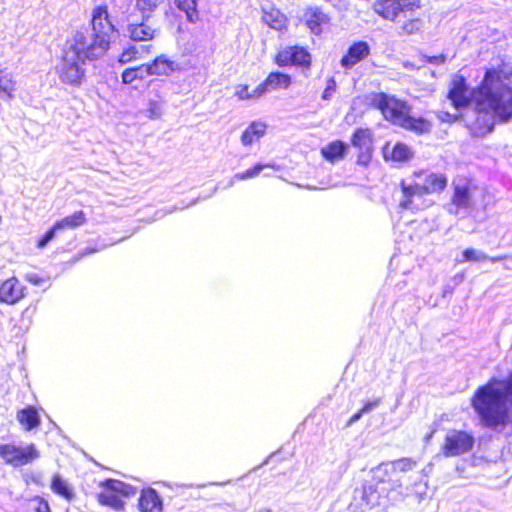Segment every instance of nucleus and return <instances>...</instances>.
Returning a JSON list of instances; mask_svg holds the SVG:
<instances>
[{
  "mask_svg": "<svg viewBox=\"0 0 512 512\" xmlns=\"http://www.w3.org/2000/svg\"><path fill=\"white\" fill-rule=\"evenodd\" d=\"M512 71L506 67L488 69L481 84L470 93L464 77L456 75L451 83L448 98L456 109L471 102L473 110L464 115L472 135L483 137L489 134L496 123L512 119Z\"/></svg>",
  "mask_w": 512,
  "mask_h": 512,
  "instance_id": "obj_1",
  "label": "nucleus"
},
{
  "mask_svg": "<svg viewBox=\"0 0 512 512\" xmlns=\"http://www.w3.org/2000/svg\"><path fill=\"white\" fill-rule=\"evenodd\" d=\"M512 373L505 379L491 378L480 386L471 399V405L483 427L496 432L512 423Z\"/></svg>",
  "mask_w": 512,
  "mask_h": 512,
  "instance_id": "obj_2",
  "label": "nucleus"
},
{
  "mask_svg": "<svg viewBox=\"0 0 512 512\" xmlns=\"http://www.w3.org/2000/svg\"><path fill=\"white\" fill-rule=\"evenodd\" d=\"M371 106L379 109L385 119L416 134L428 133L431 123L422 117H412L406 102L385 93H373L369 96Z\"/></svg>",
  "mask_w": 512,
  "mask_h": 512,
  "instance_id": "obj_3",
  "label": "nucleus"
},
{
  "mask_svg": "<svg viewBox=\"0 0 512 512\" xmlns=\"http://www.w3.org/2000/svg\"><path fill=\"white\" fill-rule=\"evenodd\" d=\"M418 181L407 183L402 181L403 198L400 207L403 209L419 210L424 207L422 197L427 194L443 191L447 186V178L441 173H427L417 176Z\"/></svg>",
  "mask_w": 512,
  "mask_h": 512,
  "instance_id": "obj_4",
  "label": "nucleus"
},
{
  "mask_svg": "<svg viewBox=\"0 0 512 512\" xmlns=\"http://www.w3.org/2000/svg\"><path fill=\"white\" fill-rule=\"evenodd\" d=\"M104 38L95 37L90 34V30L82 29L76 31L72 37L67 40L65 52L82 63L95 61L105 55L109 47Z\"/></svg>",
  "mask_w": 512,
  "mask_h": 512,
  "instance_id": "obj_5",
  "label": "nucleus"
},
{
  "mask_svg": "<svg viewBox=\"0 0 512 512\" xmlns=\"http://www.w3.org/2000/svg\"><path fill=\"white\" fill-rule=\"evenodd\" d=\"M103 486L104 490L98 495L99 503L116 511L122 510L124 507L121 496L130 497L136 493L134 487L119 480H107Z\"/></svg>",
  "mask_w": 512,
  "mask_h": 512,
  "instance_id": "obj_6",
  "label": "nucleus"
},
{
  "mask_svg": "<svg viewBox=\"0 0 512 512\" xmlns=\"http://www.w3.org/2000/svg\"><path fill=\"white\" fill-rule=\"evenodd\" d=\"M474 444L475 438L471 433L451 429L445 435L441 452L445 457H456L470 452Z\"/></svg>",
  "mask_w": 512,
  "mask_h": 512,
  "instance_id": "obj_7",
  "label": "nucleus"
},
{
  "mask_svg": "<svg viewBox=\"0 0 512 512\" xmlns=\"http://www.w3.org/2000/svg\"><path fill=\"white\" fill-rule=\"evenodd\" d=\"M0 456L6 463L14 467H20L39 458V452L34 444L24 447L15 444H3L0 445Z\"/></svg>",
  "mask_w": 512,
  "mask_h": 512,
  "instance_id": "obj_8",
  "label": "nucleus"
},
{
  "mask_svg": "<svg viewBox=\"0 0 512 512\" xmlns=\"http://www.w3.org/2000/svg\"><path fill=\"white\" fill-rule=\"evenodd\" d=\"M85 64L64 52L63 59L58 67L59 78L65 84L80 86L86 74Z\"/></svg>",
  "mask_w": 512,
  "mask_h": 512,
  "instance_id": "obj_9",
  "label": "nucleus"
},
{
  "mask_svg": "<svg viewBox=\"0 0 512 512\" xmlns=\"http://www.w3.org/2000/svg\"><path fill=\"white\" fill-rule=\"evenodd\" d=\"M417 0H377L374 4L375 12L384 19L394 21L400 14L406 16L418 8Z\"/></svg>",
  "mask_w": 512,
  "mask_h": 512,
  "instance_id": "obj_10",
  "label": "nucleus"
},
{
  "mask_svg": "<svg viewBox=\"0 0 512 512\" xmlns=\"http://www.w3.org/2000/svg\"><path fill=\"white\" fill-rule=\"evenodd\" d=\"M380 493L372 484H364L355 489L353 499L349 505L350 512H366L379 504Z\"/></svg>",
  "mask_w": 512,
  "mask_h": 512,
  "instance_id": "obj_11",
  "label": "nucleus"
},
{
  "mask_svg": "<svg viewBox=\"0 0 512 512\" xmlns=\"http://www.w3.org/2000/svg\"><path fill=\"white\" fill-rule=\"evenodd\" d=\"M454 193L451 199L449 211L458 214L460 210H468L473 205L474 189L466 179H456L453 181Z\"/></svg>",
  "mask_w": 512,
  "mask_h": 512,
  "instance_id": "obj_12",
  "label": "nucleus"
},
{
  "mask_svg": "<svg viewBox=\"0 0 512 512\" xmlns=\"http://www.w3.org/2000/svg\"><path fill=\"white\" fill-rule=\"evenodd\" d=\"M417 462L411 458H401L396 461L382 463L374 470V478L380 482L391 481L394 476L400 473L412 471Z\"/></svg>",
  "mask_w": 512,
  "mask_h": 512,
  "instance_id": "obj_13",
  "label": "nucleus"
},
{
  "mask_svg": "<svg viewBox=\"0 0 512 512\" xmlns=\"http://www.w3.org/2000/svg\"><path fill=\"white\" fill-rule=\"evenodd\" d=\"M26 295V287L18 278L12 276L0 283V302L14 305Z\"/></svg>",
  "mask_w": 512,
  "mask_h": 512,
  "instance_id": "obj_14",
  "label": "nucleus"
},
{
  "mask_svg": "<svg viewBox=\"0 0 512 512\" xmlns=\"http://www.w3.org/2000/svg\"><path fill=\"white\" fill-rule=\"evenodd\" d=\"M276 62L279 66L297 65L307 67L310 65L311 56L303 47L290 46L278 53Z\"/></svg>",
  "mask_w": 512,
  "mask_h": 512,
  "instance_id": "obj_15",
  "label": "nucleus"
},
{
  "mask_svg": "<svg viewBox=\"0 0 512 512\" xmlns=\"http://www.w3.org/2000/svg\"><path fill=\"white\" fill-rule=\"evenodd\" d=\"M92 31L90 34H94L95 37H103L106 40L108 47L110 46V36L114 32L115 28L110 22L108 12L104 7H97L94 9L92 14Z\"/></svg>",
  "mask_w": 512,
  "mask_h": 512,
  "instance_id": "obj_16",
  "label": "nucleus"
},
{
  "mask_svg": "<svg viewBox=\"0 0 512 512\" xmlns=\"http://www.w3.org/2000/svg\"><path fill=\"white\" fill-rule=\"evenodd\" d=\"M370 54V47L364 41H359L352 44L346 55L340 61L341 66L345 69L353 68L357 63L365 59Z\"/></svg>",
  "mask_w": 512,
  "mask_h": 512,
  "instance_id": "obj_17",
  "label": "nucleus"
},
{
  "mask_svg": "<svg viewBox=\"0 0 512 512\" xmlns=\"http://www.w3.org/2000/svg\"><path fill=\"white\" fill-rule=\"evenodd\" d=\"M149 76H168L177 70L178 65L165 54L157 56L152 62L146 63Z\"/></svg>",
  "mask_w": 512,
  "mask_h": 512,
  "instance_id": "obj_18",
  "label": "nucleus"
},
{
  "mask_svg": "<svg viewBox=\"0 0 512 512\" xmlns=\"http://www.w3.org/2000/svg\"><path fill=\"white\" fill-rule=\"evenodd\" d=\"M352 145L361 152L359 161L365 162L370 158L372 150V133L369 129H357L352 136Z\"/></svg>",
  "mask_w": 512,
  "mask_h": 512,
  "instance_id": "obj_19",
  "label": "nucleus"
},
{
  "mask_svg": "<svg viewBox=\"0 0 512 512\" xmlns=\"http://www.w3.org/2000/svg\"><path fill=\"white\" fill-rule=\"evenodd\" d=\"M138 506L141 512H162V500L152 488L142 490Z\"/></svg>",
  "mask_w": 512,
  "mask_h": 512,
  "instance_id": "obj_20",
  "label": "nucleus"
},
{
  "mask_svg": "<svg viewBox=\"0 0 512 512\" xmlns=\"http://www.w3.org/2000/svg\"><path fill=\"white\" fill-rule=\"evenodd\" d=\"M305 22L312 33L318 35L328 23L327 15L317 7L308 8L305 12Z\"/></svg>",
  "mask_w": 512,
  "mask_h": 512,
  "instance_id": "obj_21",
  "label": "nucleus"
},
{
  "mask_svg": "<svg viewBox=\"0 0 512 512\" xmlns=\"http://www.w3.org/2000/svg\"><path fill=\"white\" fill-rule=\"evenodd\" d=\"M384 157L396 162H404L412 158L411 148L404 143H396L393 147L386 145L383 150Z\"/></svg>",
  "mask_w": 512,
  "mask_h": 512,
  "instance_id": "obj_22",
  "label": "nucleus"
},
{
  "mask_svg": "<svg viewBox=\"0 0 512 512\" xmlns=\"http://www.w3.org/2000/svg\"><path fill=\"white\" fill-rule=\"evenodd\" d=\"M347 145L342 141H332L326 146L322 147V156L331 163L337 162L343 159Z\"/></svg>",
  "mask_w": 512,
  "mask_h": 512,
  "instance_id": "obj_23",
  "label": "nucleus"
},
{
  "mask_svg": "<svg viewBox=\"0 0 512 512\" xmlns=\"http://www.w3.org/2000/svg\"><path fill=\"white\" fill-rule=\"evenodd\" d=\"M265 132L266 125L263 122H252L242 133L241 143L244 146H249L263 137Z\"/></svg>",
  "mask_w": 512,
  "mask_h": 512,
  "instance_id": "obj_24",
  "label": "nucleus"
},
{
  "mask_svg": "<svg viewBox=\"0 0 512 512\" xmlns=\"http://www.w3.org/2000/svg\"><path fill=\"white\" fill-rule=\"evenodd\" d=\"M17 420L27 431H30L40 425V416L38 411L32 406L20 410L17 413Z\"/></svg>",
  "mask_w": 512,
  "mask_h": 512,
  "instance_id": "obj_25",
  "label": "nucleus"
},
{
  "mask_svg": "<svg viewBox=\"0 0 512 512\" xmlns=\"http://www.w3.org/2000/svg\"><path fill=\"white\" fill-rule=\"evenodd\" d=\"M129 37L134 41H148L155 37L156 30L146 23L130 24L128 26Z\"/></svg>",
  "mask_w": 512,
  "mask_h": 512,
  "instance_id": "obj_26",
  "label": "nucleus"
},
{
  "mask_svg": "<svg viewBox=\"0 0 512 512\" xmlns=\"http://www.w3.org/2000/svg\"><path fill=\"white\" fill-rule=\"evenodd\" d=\"M86 222V216L83 211H76L72 215L66 216L57 221L54 225L58 232L66 229H75Z\"/></svg>",
  "mask_w": 512,
  "mask_h": 512,
  "instance_id": "obj_27",
  "label": "nucleus"
},
{
  "mask_svg": "<svg viewBox=\"0 0 512 512\" xmlns=\"http://www.w3.org/2000/svg\"><path fill=\"white\" fill-rule=\"evenodd\" d=\"M147 77H149V73L146 63L136 67L127 68L121 75L122 82L124 84H133L137 80L143 81Z\"/></svg>",
  "mask_w": 512,
  "mask_h": 512,
  "instance_id": "obj_28",
  "label": "nucleus"
},
{
  "mask_svg": "<svg viewBox=\"0 0 512 512\" xmlns=\"http://www.w3.org/2000/svg\"><path fill=\"white\" fill-rule=\"evenodd\" d=\"M174 3L179 10L185 13L188 22L196 23L199 20L198 0H174Z\"/></svg>",
  "mask_w": 512,
  "mask_h": 512,
  "instance_id": "obj_29",
  "label": "nucleus"
},
{
  "mask_svg": "<svg viewBox=\"0 0 512 512\" xmlns=\"http://www.w3.org/2000/svg\"><path fill=\"white\" fill-rule=\"evenodd\" d=\"M264 82L269 91L276 89H286L291 84V78L289 75L284 73L272 72L268 75Z\"/></svg>",
  "mask_w": 512,
  "mask_h": 512,
  "instance_id": "obj_30",
  "label": "nucleus"
},
{
  "mask_svg": "<svg viewBox=\"0 0 512 512\" xmlns=\"http://www.w3.org/2000/svg\"><path fill=\"white\" fill-rule=\"evenodd\" d=\"M15 85L13 74L0 69V97L11 99L15 91Z\"/></svg>",
  "mask_w": 512,
  "mask_h": 512,
  "instance_id": "obj_31",
  "label": "nucleus"
},
{
  "mask_svg": "<svg viewBox=\"0 0 512 512\" xmlns=\"http://www.w3.org/2000/svg\"><path fill=\"white\" fill-rule=\"evenodd\" d=\"M51 489L54 493L70 501L74 497L71 486L60 475H54L51 482Z\"/></svg>",
  "mask_w": 512,
  "mask_h": 512,
  "instance_id": "obj_32",
  "label": "nucleus"
},
{
  "mask_svg": "<svg viewBox=\"0 0 512 512\" xmlns=\"http://www.w3.org/2000/svg\"><path fill=\"white\" fill-rule=\"evenodd\" d=\"M263 21L275 30H281L286 26V17L278 9L264 11Z\"/></svg>",
  "mask_w": 512,
  "mask_h": 512,
  "instance_id": "obj_33",
  "label": "nucleus"
},
{
  "mask_svg": "<svg viewBox=\"0 0 512 512\" xmlns=\"http://www.w3.org/2000/svg\"><path fill=\"white\" fill-rule=\"evenodd\" d=\"M265 168H275L273 164H256L254 167L247 169L244 172L235 174V178L239 180H246L258 176Z\"/></svg>",
  "mask_w": 512,
  "mask_h": 512,
  "instance_id": "obj_34",
  "label": "nucleus"
},
{
  "mask_svg": "<svg viewBox=\"0 0 512 512\" xmlns=\"http://www.w3.org/2000/svg\"><path fill=\"white\" fill-rule=\"evenodd\" d=\"M162 104L157 100H149L147 107L141 112L149 119H158L162 115Z\"/></svg>",
  "mask_w": 512,
  "mask_h": 512,
  "instance_id": "obj_35",
  "label": "nucleus"
},
{
  "mask_svg": "<svg viewBox=\"0 0 512 512\" xmlns=\"http://www.w3.org/2000/svg\"><path fill=\"white\" fill-rule=\"evenodd\" d=\"M463 259L460 262H482L488 259V255L480 250L468 248L463 251Z\"/></svg>",
  "mask_w": 512,
  "mask_h": 512,
  "instance_id": "obj_36",
  "label": "nucleus"
},
{
  "mask_svg": "<svg viewBox=\"0 0 512 512\" xmlns=\"http://www.w3.org/2000/svg\"><path fill=\"white\" fill-rule=\"evenodd\" d=\"M27 510L28 512H50V507L43 498L35 497L28 501Z\"/></svg>",
  "mask_w": 512,
  "mask_h": 512,
  "instance_id": "obj_37",
  "label": "nucleus"
},
{
  "mask_svg": "<svg viewBox=\"0 0 512 512\" xmlns=\"http://www.w3.org/2000/svg\"><path fill=\"white\" fill-rule=\"evenodd\" d=\"M137 59H140V49L137 46H130L121 53L118 61L126 64Z\"/></svg>",
  "mask_w": 512,
  "mask_h": 512,
  "instance_id": "obj_38",
  "label": "nucleus"
},
{
  "mask_svg": "<svg viewBox=\"0 0 512 512\" xmlns=\"http://www.w3.org/2000/svg\"><path fill=\"white\" fill-rule=\"evenodd\" d=\"M163 0H137L136 6L142 12H151Z\"/></svg>",
  "mask_w": 512,
  "mask_h": 512,
  "instance_id": "obj_39",
  "label": "nucleus"
},
{
  "mask_svg": "<svg viewBox=\"0 0 512 512\" xmlns=\"http://www.w3.org/2000/svg\"><path fill=\"white\" fill-rule=\"evenodd\" d=\"M58 233L55 225H53L37 242L38 248H44Z\"/></svg>",
  "mask_w": 512,
  "mask_h": 512,
  "instance_id": "obj_40",
  "label": "nucleus"
},
{
  "mask_svg": "<svg viewBox=\"0 0 512 512\" xmlns=\"http://www.w3.org/2000/svg\"><path fill=\"white\" fill-rule=\"evenodd\" d=\"M421 21L419 19H411L408 22L404 23L402 26V30L406 34H413L420 30Z\"/></svg>",
  "mask_w": 512,
  "mask_h": 512,
  "instance_id": "obj_41",
  "label": "nucleus"
},
{
  "mask_svg": "<svg viewBox=\"0 0 512 512\" xmlns=\"http://www.w3.org/2000/svg\"><path fill=\"white\" fill-rule=\"evenodd\" d=\"M336 91V81L334 78H329L327 80L326 88L322 93V99L323 100H330L333 96V94Z\"/></svg>",
  "mask_w": 512,
  "mask_h": 512,
  "instance_id": "obj_42",
  "label": "nucleus"
},
{
  "mask_svg": "<svg viewBox=\"0 0 512 512\" xmlns=\"http://www.w3.org/2000/svg\"><path fill=\"white\" fill-rule=\"evenodd\" d=\"M235 95H236L240 100H247V99H251V93L248 91V86H247V85H241V86H238V87L236 88Z\"/></svg>",
  "mask_w": 512,
  "mask_h": 512,
  "instance_id": "obj_43",
  "label": "nucleus"
},
{
  "mask_svg": "<svg viewBox=\"0 0 512 512\" xmlns=\"http://www.w3.org/2000/svg\"><path fill=\"white\" fill-rule=\"evenodd\" d=\"M268 90L267 86L265 85V82L259 84L252 92H251V99L252 98H259L264 93H266Z\"/></svg>",
  "mask_w": 512,
  "mask_h": 512,
  "instance_id": "obj_44",
  "label": "nucleus"
},
{
  "mask_svg": "<svg viewBox=\"0 0 512 512\" xmlns=\"http://www.w3.org/2000/svg\"><path fill=\"white\" fill-rule=\"evenodd\" d=\"M26 280L33 284V285H36V286H39L41 285L43 282H44V279L39 276L38 274L36 273H29L26 275Z\"/></svg>",
  "mask_w": 512,
  "mask_h": 512,
  "instance_id": "obj_45",
  "label": "nucleus"
},
{
  "mask_svg": "<svg viewBox=\"0 0 512 512\" xmlns=\"http://www.w3.org/2000/svg\"><path fill=\"white\" fill-rule=\"evenodd\" d=\"M381 402V399L380 398H376L374 400H371V401H367L364 406L362 407V410L364 413H367L373 409H375L376 407L379 406Z\"/></svg>",
  "mask_w": 512,
  "mask_h": 512,
  "instance_id": "obj_46",
  "label": "nucleus"
},
{
  "mask_svg": "<svg viewBox=\"0 0 512 512\" xmlns=\"http://www.w3.org/2000/svg\"><path fill=\"white\" fill-rule=\"evenodd\" d=\"M438 118L443 122H454L457 120L456 115H451L448 112H440Z\"/></svg>",
  "mask_w": 512,
  "mask_h": 512,
  "instance_id": "obj_47",
  "label": "nucleus"
},
{
  "mask_svg": "<svg viewBox=\"0 0 512 512\" xmlns=\"http://www.w3.org/2000/svg\"><path fill=\"white\" fill-rule=\"evenodd\" d=\"M445 59H446L445 55L440 54L437 56L428 57V62L432 63V64H442L445 62Z\"/></svg>",
  "mask_w": 512,
  "mask_h": 512,
  "instance_id": "obj_48",
  "label": "nucleus"
},
{
  "mask_svg": "<svg viewBox=\"0 0 512 512\" xmlns=\"http://www.w3.org/2000/svg\"><path fill=\"white\" fill-rule=\"evenodd\" d=\"M363 414H364L363 410L362 409L359 410L357 413H355L354 415L351 416L348 423L352 424V423L359 421Z\"/></svg>",
  "mask_w": 512,
  "mask_h": 512,
  "instance_id": "obj_49",
  "label": "nucleus"
},
{
  "mask_svg": "<svg viewBox=\"0 0 512 512\" xmlns=\"http://www.w3.org/2000/svg\"><path fill=\"white\" fill-rule=\"evenodd\" d=\"M505 259H510L512 260V256H507V255H503V256H495V257H490L488 256V259L489 261L493 262V263H496V262H499V261H502V260H505Z\"/></svg>",
  "mask_w": 512,
  "mask_h": 512,
  "instance_id": "obj_50",
  "label": "nucleus"
},
{
  "mask_svg": "<svg viewBox=\"0 0 512 512\" xmlns=\"http://www.w3.org/2000/svg\"><path fill=\"white\" fill-rule=\"evenodd\" d=\"M138 48L140 49V58H142V55L144 53L149 54L151 52L152 46L151 45H141Z\"/></svg>",
  "mask_w": 512,
  "mask_h": 512,
  "instance_id": "obj_51",
  "label": "nucleus"
},
{
  "mask_svg": "<svg viewBox=\"0 0 512 512\" xmlns=\"http://www.w3.org/2000/svg\"><path fill=\"white\" fill-rule=\"evenodd\" d=\"M239 179L238 178H235V175L233 177H231L227 183V185L225 186V188H230L232 187L236 181H238Z\"/></svg>",
  "mask_w": 512,
  "mask_h": 512,
  "instance_id": "obj_52",
  "label": "nucleus"
},
{
  "mask_svg": "<svg viewBox=\"0 0 512 512\" xmlns=\"http://www.w3.org/2000/svg\"><path fill=\"white\" fill-rule=\"evenodd\" d=\"M255 512H273L270 508H260L258 510H256Z\"/></svg>",
  "mask_w": 512,
  "mask_h": 512,
  "instance_id": "obj_53",
  "label": "nucleus"
},
{
  "mask_svg": "<svg viewBox=\"0 0 512 512\" xmlns=\"http://www.w3.org/2000/svg\"><path fill=\"white\" fill-rule=\"evenodd\" d=\"M410 492H411V489L408 486L405 487V493L404 494L407 496V495L410 494Z\"/></svg>",
  "mask_w": 512,
  "mask_h": 512,
  "instance_id": "obj_54",
  "label": "nucleus"
},
{
  "mask_svg": "<svg viewBox=\"0 0 512 512\" xmlns=\"http://www.w3.org/2000/svg\"><path fill=\"white\" fill-rule=\"evenodd\" d=\"M397 482H402V479L399 477L396 479ZM399 487H402V483L399 484Z\"/></svg>",
  "mask_w": 512,
  "mask_h": 512,
  "instance_id": "obj_55",
  "label": "nucleus"
},
{
  "mask_svg": "<svg viewBox=\"0 0 512 512\" xmlns=\"http://www.w3.org/2000/svg\"><path fill=\"white\" fill-rule=\"evenodd\" d=\"M418 479L421 480V476L419 474L416 476V480Z\"/></svg>",
  "mask_w": 512,
  "mask_h": 512,
  "instance_id": "obj_56",
  "label": "nucleus"
}]
</instances>
